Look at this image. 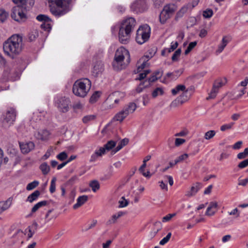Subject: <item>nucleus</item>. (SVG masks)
Segmentation results:
<instances>
[{
    "instance_id": "1",
    "label": "nucleus",
    "mask_w": 248,
    "mask_h": 248,
    "mask_svg": "<svg viewBox=\"0 0 248 248\" xmlns=\"http://www.w3.org/2000/svg\"><path fill=\"white\" fill-rule=\"evenodd\" d=\"M16 5L12 9L11 17L15 21H24L26 19L28 11L32 7L34 1L32 0H12Z\"/></svg>"
},
{
    "instance_id": "2",
    "label": "nucleus",
    "mask_w": 248,
    "mask_h": 248,
    "mask_svg": "<svg viewBox=\"0 0 248 248\" xmlns=\"http://www.w3.org/2000/svg\"><path fill=\"white\" fill-rule=\"evenodd\" d=\"M4 53L12 59L19 55L22 49V39L18 35H14L8 38L3 45Z\"/></svg>"
},
{
    "instance_id": "3",
    "label": "nucleus",
    "mask_w": 248,
    "mask_h": 248,
    "mask_svg": "<svg viewBox=\"0 0 248 248\" xmlns=\"http://www.w3.org/2000/svg\"><path fill=\"white\" fill-rule=\"evenodd\" d=\"M71 0H48L51 13L55 16H61L69 10Z\"/></svg>"
},
{
    "instance_id": "4",
    "label": "nucleus",
    "mask_w": 248,
    "mask_h": 248,
    "mask_svg": "<svg viewBox=\"0 0 248 248\" xmlns=\"http://www.w3.org/2000/svg\"><path fill=\"white\" fill-rule=\"evenodd\" d=\"M91 87V81L87 78L77 80L73 86V93L77 96L84 97Z\"/></svg>"
},
{
    "instance_id": "5",
    "label": "nucleus",
    "mask_w": 248,
    "mask_h": 248,
    "mask_svg": "<svg viewBox=\"0 0 248 248\" xmlns=\"http://www.w3.org/2000/svg\"><path fill=\"white\" fill-rule=\"evenodd\" d=\"M123 94L119 92H115L110 94L107 100L104 102L102 107L104 109H109L116 107L121 99L123 97Z\"/></svg>"
},
{
    "instance_id": "6",
    "label": "nucleus",
    "mask_w": 248,
    "mask_h": 248,
    "mask_svg": "<svg viewBox=\"0 0 248 248\" xmlns=\"http://www.w3.org/2000/svg\"><path fill=\"white\" fill-rule=\"evenodd\" d=\"M151 30L150 27L145 24L140 26L137 31L136 40L137 42L141 45L146 42L150 36Z\"/></svg>"
},
{
    "instance_id": "7",
    "label": "nucleus",
    "mask_w": 248,
    "mask_h": 248,
    "mask_svg": "<svg viewBox=\"0 0 248 248\" xmlns=\"http://www.w3.org/2000/svg\"><path fill=\"white\" fill-rule=\"evenodd\" d=\"M55 104L59 112L65 113L70 110L71 101L69 98L61 96L55 100Z\"/></svg>"
},
{
    "instance_id": "8",
    "label": "nucleus",
    "mask_w": 248,
    "mask_h": 248,
    "mask_svg": "<svg viewBox=\"0 0 248 248\" xmlns=\"http://www.w3.org/2000/svg\"><path fill=\"white\" fill-rule=\"evenodd\" d=\"M125 57L127 58V62L128 63L130 62V55L128 50L122 47L118 49L115 54V62L113 63V66L115 67L116 64L122 65Z\"/></svg>"
},
{
    "instance_id": "9",
    "label": "nucleus",
    "mask_w": 248,
    "mask_h": 248,
    "mask_svg": "<svg viewBox=\"0 0 248 248\" xmlns=\"http://www.w3.org/2000/svg\"><path fill=\"white\" fill-rule=\"evenodd\" d=\"M190 97V94L188 93V90H185L180 95L171 103L170 106V107L175 108L179 105H181L188 101Z\"/></svg>"
},
{
    "instance_id": "10",
    "label": "nucleus",
    "mask_w": 248,
    "mask_h": 248,
    "mask_svg": "<svg viewBox=\"0 0 248 248\" xmlns=\"http://www.w3.org/2000/svg\"><path fill=\"white\" fill-rule=\"evenodd\" d=\"M16 113L15 109L13 108H9L6 112L4 116L3 121V125L5 127H9L13 124L15 121Z\"/></svg>"
},
{
    "instance_id": "11",
    "label": "nucleus",
    "mask_w": 248,
    "mask_h": 248,
    "mask_svg": "<svg viewBox=\"0 0 248 248\" xmlns=\"http://www.w3.org/2000/svg\"><path fill=\"white\" fill-rule=\"evenodd\" d=\"M136 24V20L133 17H130L124 20L120 28L132 32Z\"/></svg>"
},
{
    "instance_id": "12",
    "label": "nucleus",
    "mask_w": 248,
    "mask_h": 248,
    "mask_svg": "<svg viewBox=\"0 0 248 248\" xmlns=\"http://www.w3.org/2000/svg\"><path fill=\"white\" fill-rule=\"evenodd\" d=\"M131 9L137 13L142 12L147 9L145 0H137L131 5Z\"/></svg>"
},
{
    "instance_id": "13",
    "label": "nucleus",
    "mask_w": 248,
    "mask_h": 248,
    "mask_svg": "<svg viewBox=\"0 0 248 248\" xmlns=\"http://www.w3.org/2000/svg\"><path fill=\"white\" fill-rule=\"evenodd\" d=\"M131 32L120 28L118 37L120 43L123 44L128 43L131 38Z\"/></svg>"
},
{
    "instance_id": "14",
    "label": "nucleus",
    "mask_w": 248,
    "mask_h": 248,
    "mask_svg": "<svg viewBox=\"0 0 248 248\" xmlns=\"http://www.w3.org/2000/svg\"><path fill=\"white\" fill-rule=\"evenodd\" d=\"M19 146L21 152L26 154L34 148L35 145L33 142L29 141L28 142H20Z\"/></svg>"
},
{
    "instance_id": "15",
    "label": "nucleus",
    "mask_w": 248,
    "mask_h": 248,
    "mask_svg": "<svg viewBox=\"0 0 248 248\" xmlns=\"http://www.w3.org/2000/svg\"><path fill=\"white\" fill-rule=\"evenodd\" d=\"M232 40V37L230 36H225L223 37L221 44L218 45V48L217 49L216 53L218 54L222 52L228 43Z\"/></svg>"
},
{
    "instance_id": "16",
    "label": "nucleus",
    "mask_w": 248,
    "mask_h": 248,
    "mask_svg": "<svg viewBox=\"0 0 248 248\" xmlns=\"http://www.w3.org/2000/svg\"><path fill=\"white\" fill-rule=\"evenodd\" d=\"M104 70V64L101 62H97L94 65L93 70V75L94 77H98L101 75Z\"/></svg>"
},
{
    "instance_id": "17",
    "label": "nucleus",
    "mask_w": 248,
    "mask_h": 248,
    "mask_svg": "<svg viewBox=\"0 0 248 248\" xmlns=\"http://www.w3.org/2000/svg\"><path fill=\"white\" fill-rule=\"evenodd\" d=\"M50 133L46 130H42L36 132L34 136L36 139L41 140H46L48 139Z\"/></svg>"
},
{
    "instance_id": "18",
    "label": "nucleus",
    "mask_w": 248,
    "mask_h": 248,
    "mask_svg": "<svg viewBox=\"0 0 248 248\" xmlns=\"http://www.w3.org/2000/svg\"><path fill=\"white\" fill-rule=\"evenodd\" d=\"M136 108L137 105L135 103L130 102L123 108L122 110L128 116L129 114L133 113Z\"/></svg>"
},
{
    "instance_id": "19",
    "label": "nucleus",
    "mask_w": 248,
    "mask_h": 248,
    "mask_svg": "<svg viewBox=\"0 0 248 248\" xmlns=\"http://www.w3.org/2000/svg\"><path fill=\"white\" fill-rule=\"evenodd\" d=\"M125 215V213L122 211L118 212V213L113 215L106 222L107 225H110L116 223L117 220L120 217Z\"/></svg>"
},
{
    "instance_id": "20",
    "label": "nucleus",
    "mask_w": 248,
    "mask_h": 248,
    "mask_svg": "<svg viewBox=\"0 0 248 248\" xmlns=\"http://www.w3.org/2000/svg\"><path fill=\"white\" fill-rule=\"evenodd\" d=\"M153 57V55L150 56L145 55L142 57L140 60V62H142V63L138 66L137 72H140L142 69H143L148 64L147 62L150 59Z\"/></svg>"
},
{
    "instance_id": "21",
    "label": "nucleus",
    "mask_w": 248,
    "mask_h": 248,
    "mask_svg": "<svg viewBox=\"0 0 248 248\" xmlns=\"http://www.w3.org/2000/svg\"><path fill=\"white\" fill-rule=\"evenodd\" d=\"M88 200V197L87 195H82L79 196L77 199V202L73 205L74 209H77L79 207L84 204Z\"/></svg>"
},
{
    "instance_id": "22",
    "label": "nucleus",
    "mask_w": 248,
    "mask_h": 248,
    "mask_svg": "<svg viewBox=\"0 0 248 248\" xmlns=\"http://www.w3.org/2000/svg\"><path fill=\"white\" fill-rule=\"evenodd\" d=\"M201 187L202 184L200 183H196L191 187L190 190L186 192V195L188 197L192 196L194 195Z\"/></svg>"
},
{
    "instance_id": "23",
    "label": "nucleus",
    "mask_w": 248,
    "mask_h": 248,
    "mask_svg": "<svg viewBox=\"0 0 248 248\" xmlns=\"http://www.w3.org/2000/svg\"><path fill=\"white\" fill-rule=\"evenodd\" d=\"M12 204V200L10 198L5 201L0 202V214L10 208Z\"/></svg>"
},
{
    "instance_id": "24",
    "label": "nucleus",
    "mask_w": 248,
    "mask_h": 248,
    "mask_svg": "<svg viewBox=\"0 0 248 248\" xmlns=\"http://www.w3.org/2000/svg\"><path fill=\"white\" fill-rule=\"evenodd\" d=\"M48 204H49V202L47 201H42L38 202L32 207L31 210V213L32 214L34 213L40 208L46 206Z\"/></svg>"
},
{
    "instance_id": "25",
    "label": "nucleus",
    "mask_w": 248,
    "mask_h": 248,
    "mask_svg": "<svg viewBox=\"0 0 248 248\" xmlns=\"http://www.w3.org/2000/svg\"><path fill=\"white\" fill-rule=\"evenodd\" d=\"M176 9L177 6L175 5L170 4L165 6L163 10L165 11V12H167V14L171 16L176 10Z\"/></svg>"
},
{
    "instance_id": "26",
    "label": "nucleus",
    "mask_w": 248,
    "mask_h": 248,
    "mask_svg": "<svg viewBox=\"0 0 248 248\" xmlns=\"http://www.w3.org/2000/svg\"><path fill=\"white\" fill-rule=\"evenodd\" d=\"M127 116V115L126 114V113H124V111L121 110L115 115L113 118V120L121 123Z\"/></svg>"
},
{
    "instance_id": "27",
    "label": "nucleus",
    "mask_w": 248,
    "mask_h": 248,
    "mask_svg": "<svg viewBox=\"0 0 248 248\" xmlns=\"http://www.w3.org/2000/svg\"><path fill=\"white\" fill-rule=\"evenodd\" d=\"M40 195V192L36 190L34 191L32 193L29 195L26 201L29 202L30 203L33 202L34 201H36L39 196Z\"/></svg>"
},
{
    "instance_id": "28",
    "label": "nucleus",
    "mask_w": 248,
    "mask_h": 248,
    "mask_svg": "<svg viewBox=\"0 0 248 248\" xmlns=\"http://www.w3.org/2000/svg\"><path fill=\"white\" fill-rule=\"evenodd\" d=\"M217 206V202H211L210 203L209 206L207 209L205 214L207 216H211L214 215L216 212V211H212L210 212V210L211 209H216Z\"/></svg>"
},
{
    "instance_id": "29",
    "label": "nucleus",
    "mask_w": 248,
    "mask_h": 248,
    "mask_svg": "<svg viewBox=\"0 0 248 248\" xmlns=\"http://www.w3.org/2000/svg\"><path fill=\"white\" fill-rule=\"evenodd\" d=\"M226 83V78H218L214 81L213 86H215V88H217V89L219 90V89L224 85Z\"/></svg>"
},
{
    "instance_id": "30",
    "label": "nucleus",
    "mask_w": 248,
    "mask_h": 248,
    "mask_svg": "<svg viewBox=\"0 0 248 248\" xmlns=\"http://www.w3.org/2000/svg\"><path fill=\"white\" fill-rule=\"evenodd\" d=\"M39 169L41 170L42 173L46 175L50 171V167L46 162H44L41 164L39 166Z\"/></svg>"
},
{
    "instance_id": "31",
    "label": "nucleus",
    "mask_w": 248,
    "mask_h": 248,
    "mask_svg": "<svg viewBox=\"0 0 248 248\" xmlns=\"http://www.w3.org/2000/svg\"><path fill=\"white\" fill-rule=\"evenodd\" d=\"M129 142V139L127 138H124L123 140H121L120 142L119 143L118 146L114 149V153H116L119 150H120L123 147L126 145Z\"/></svg>"
},
{
    "instance_id": "32",
    "label": "nucleus",
    "mask_w": 248,
    "mask_h": 248,
    "mask_svg": "<svg viewBox=\"0 0 248 248\" xmlns=\"http://www.w3.org/2000/svg\"><path fill=\"white\" fill-rule=\"evenodd\" d=\"M186 87L185 85L180 84L176 86V87L171 90V93L173 95H175L182 91L184 92L185 90H186Z\"/></svg>"
},
{
    "instance_id": "33",
    "label": "nucleus",
    "mask_w": 248,
    "mask_h": 248,
    "mask_svg": "<svg viewBox=\"0 0 248 248\" xmlns=\"http://www.w3.org/2000/svg\"><path fill=\"white\" fill-rule=\"evenodd\" d=\"M170 16H169L167 12H165L163 10L161 12L159 16V20L161 24H164L166 21L170 18Z\"/></svg>"
},
{
    "instance_id": "34",
    "label": "nucleus",
    "mask_w": 248,
    "mask_h": 248,
    "mask_svg": "<svg viewBox=\"0 0 248 248\" xmlns=\"http://www.w3.org/2000/svg\"><path fill=\"white\" fill-rule=\"evenodd\" d=\"M153 232H152V236L154 237L161 229L162 225L160 221H156L154 224Z\"/></svg>"
},
{
    "instance_id": "35",
    "label": "nucleus",
    "mask_w": 248,
    "mask_h": 248,
    "mask_svg": "<svg viewBox=\"0 0 248 248\" xmlns=\"http://www.w3.org/2000/svg\"><path fill=\"white\" fill-rule=\"evenodd\" d=\"M89 186L92 188V190L95 192L100 188V184L97 180H93L89 183Z\"/></svg>"
},
{
    "instance_id": "36",
    "label": "nucleus",
    "mask_w": 248,
    "mask_h": 248,
    "mask_svg": "<svg viewBox=\"0 0 248 248\" xmlns=\"http://www.w3.org/2000/svg\"><path fill=\"white\" fill-rule=\"evenodd\" d=\"M218 91L217 88H215V86H213L212 90L209 93V96L206 98L207 100L214 99L218 93Z\"/></svg>"
},
{
    "instance_id": "37",
    "label": "nucleus",
    "mask_w": 248,
    "mask_h": 248,
    "mask_svg": "<svg viewBox=\"0 0 248 248\" xmlns=\"http://www.w3.org/2000/svg\"><path fill=\"white\" fill-rule=\"evenodd\" d=\"M189 9V7L187 5L184 6L177 13L176 16V18L177 19L178 18L182 17L184 14L186 13L187 10Z\"/></svg>"
},
{
    "instance_id": "38",
    "label": "nucleus",
    "mask_w": 248,
    "mask_h": 248,
    "mask_svg": "<svg viewBox=\"0 0 248 248\" xmlns=\"http://www.w3.org/2000/svg\"><path fill=\"white\" fill-rule=\"evenodd\" d=\"M116 144V143L115 141L113 140H109L104 145V148L106 150L109 151L115 146Z\"/></svg>"
},
{
    "instance_id": "39",
    "label": "nucleus",
    "mask_w": 248,
    "mask_h": 248,
    "mask_svg": "<svg viewBox=\"0 0 248 248\" xmlns=\"http://www.w3.org/2000/svg\"><path fill=\"white\" fill-rule=\"evenodd\" d=\"M100 95V93L99 92H95L93 95L91 96L90 102L91 103H94L97 101Z\"/></svg>"
},
{
    "instance_id": "40",
    "label": "nucleus",
    "mask_w": 248,
    "mask_h": 248,
    "mask_svg": "<svg viewBox=\"0 0 248 248\" xmlns=\"http://www.w3.org/2000/svg\"><path fill=\"white\" fill-rule=\"evenodd\" d=\"M216 133L215 130H209L205 133L204 138L206 140H210L215 136Z\"/></svg>"
},
{
    "instance_id": "41",
    "label": "nucleus",
    "mask_w": 248,
    "mask_h": 248,
    "mask_svg": "<svg viewBox=\"0 0 248 248\" xmlns=\"http://www.w3.org/2000/svg\"><path fill=\"white\" fill-rule=\"evenodd\" d=\"M8 14L3 9H0V22H3L7 18Z\"/></svg>"
},
{
    "instance_id": "42",
    "label": "nucleus",
    "mask_w": 248,
    "mask_h": 248,
    "mask_svg": "<svg viewBox=\"0 0 248 248\" xmlns=\"http://www.w3.org/2000/svg\"><path fill=\"white\" fill-rule=\"evenodd\" d=\"M164 91L162 88L158 87L156 88L152 93V96L154 98L156 97L158 95H162Z\"/></svg>"
},
{
    "instance_id": "43",
    "label": "nucleus",
    "mask_w": 248,
    "mask_h": 248,
    "mask_svg": "<svg viewBox=\"0 0 248 248\" xmlns=\"http://www.w3.org/2000/svg\"><path fill=\"white\" fill-rule=\"evenodd\" d=\"M36 19L40 21H44V22H50L51 21L50 18L44 15H39L37 16Z\"/></svg>"
},
{
    "instance_id": "44",
    "label": "nucleus",
    "mask_w": 248,
    "mask_h": 248,
    "mask_svg": "<svg viewBox=\"0 0 248 248\" xmlns=\"http://www.w3.org/2000/svg\"><path fill=\"white\" fill-rule=\"evenodd\" d=\"M56 180L57 179L56 177H53L51 180L49 188V191L51 193H53L55 191Z\"/></svg>"
},
{
    "instance_id": "45",
    "label": "nucleus",
    "mask_w": 248,
    "mask_h": 248,
    "mask_svg": "<svg viewBox=\"0 0 248 248\" xmlns=\"http://www.w3.org/2000/svg\"><path fill=\"white\" fill-rule=\"evenodd\" d=\"M38 185L39 182L38 181H34L33 182L28 184L26 189L27 190H31L36 187Z\"/></svg>"
},
{
    "instance_id": "46",
    "label": "nucleus",
    "mask_w": 248,
    "mask_h": 248,
    "mask_svg": "<svg viewBox=\"0 0 248 248\" xmlns=\"http://www.w3.org/2000/svg\"><path fill=\"white\" fill-rule=\"evenodd\" d=\"M248 156V147L246 148L243 152L239 153L237 156L239 159H242Z\"/></svg>"
},
{
    "instance_id": "47",
    "label": "nucleus",
    "mask_w": 248,
    "mask_h": 248,
    "mask_svg": "<svg viewBox=\"0 0 248 248\" xmlns=\"http://www.w3.org/2000/svg\"><path fill=\"white\" fill-rule=\"evenodd\" d=\"M234 123L232 122L228 124L222 125L220 127V130L222 131H224L227 130L231 129L232 128L233 126Z\"/></svg>"
},
{
    "instance_id": "48",
    "label": "nucleus",
    "mask_w": 248,
    "mask_h": 248,
    "mask_svg": "<svg viewBox=\"0 0 248 248\" xmlns=\"http://www.w3.org/2000/svg\"><path fill=\"white\" fill-rule=\"evenodd\" d=\"M49 22H43L41 25V28L44 29L45 31H47L48 32H49L50 31L51 29V25H50V24Z\"/></svg>"
},
{
    "instance_id": "49",
    "label": "nucleus",
    "mask_w": 248,
    "mask_h": 248,
    "mask_svg": "<svg viewBox=\"0 0 248 248\" xmlns=\"http://www.w3.org/2000/svg\"><path fill=\"white\" fill-rule=\"evenodd\" d=\"M181 53V50L180 48L178 49L175 52L173 53V55L171 57V60L172 61H177L178 60V58L180 56Z\"/></svg>"
},
{
    "instance_id": "50",
    "label": "nucleus",
    "mask_w": 248,
    "mask_h": 248,
    "mask_svg": "<svg viewBox=\"0 0 248 248\" xmlns=\"http://www.w3.org/2000/svg\"><path fill=\"white\" fill-rule=\"evenodd\" d=\"M146 82H147V81L145 80L143 82L140 83V85L138 86V87L136 89V91L137 93H140V92H141L143 91L144 88L148 87V86H146V84H147Z\"/></svg>"
},
{
    "instance_id": "51",
    "label": "nucleus",
    "mask_w": 248,
    "mask_h": 248,
    "mask_svg": "<svg viewBox=\"0 0 248 248\" xmlns=\"http://www.w3.org/2000/svg\"><path fill=\"white\" fill-rule=\"evenodd\" d=\"M121 199L122 200H120L119 201V208H123L126 207L128 204V202L127 200H125L124 197H122Z\"/></svg>"
},
{
    "instance_id": "52",
    "label": "nucleus",
    "mask_w": 248,
    "mask_h": 248,
    "mask_svg": "<svg viewBox=\"0 0 248 248\" xmlns=\"http://www.w3.org/2000/svg\"><path fill=\"white\" fill-rule=\"evenodd\" d=\"M171 236V233L169 232L167 236L163 238L160 242L159 244L161 245H164L166 244L170 239Z\"/></svg>"
},
{
    "instance_id": "53",
    "label": "nucleus",
    "mask_w": 248,
    "mask_h": 248,
    "mask_svg": "<svg viewBox=\"0 0 248 248\" xmlns=\"http://www.w3.org/2000/svg\"><path fill=\"white\" fill-rule=\"evenodd\" d=\"M188 157V155L187 154H184L182 155H180L175 160V164H177L178 163L187 159Z\"/></svg>"
},
{
    "instance_id": "54",
    "label": "nucleus",
    "mask_w": 248,
    "mask_h": 248,
    "mask_svg": "<svg viewBox=\"0 0 248 248\" xmlns=\"http://www.w3.org/2000/svg\"><path fill=\"white\" fill-rule=\"evenodd\" d=\"M151 71L149 70H146L144 71L143 73H140L139 74V77L137 78V80H141L144 79L147 75L150 73Z\"/></svg>"
},
{
    "instance_id": "55",
    "label": "nucleus",
    "mask_w": 248,
    "mask_h": 248,
    "mask_svg": "<svg viewBox=\"0 0 248 248\" xmlns=\"http://www.w3.org/2000/svg\"><path fill=\"white\" fill-rule=\"evenodd\" d=\"M158 78H159L156 75L153 74L148 80H146L147 81L146 86H149L151 82L155 81Z\"/></svg>"
},
{
    "instance_id": "56",
    "label": "nucleus",
    "mask_w": 248,
    "mask_h": 248,
    "mask_svg": "<svg viewBox=\"0 0 248 248\" xmlns=\"http://www.w3.org/2000/svg\"><path fill=\"white\" fill-rule=\"evenodd\" d=\"M213 14V10L211 9H207L203 12V16L205 18H210Z\"/></svg>"
},
{
    "instance_id": "57",
    "label": "nucleus",
    "mask_w": 248,
    "mask_h": 248,
    "mask_svg": "<svg viewBox=\"0 0 248 248\" xmlns=\"http://www.w3.org/2000/svg\"><path fill=\"white\" fill-rule=\"evenodd\" d=\"M176 216L175 213L173 214H169L166 216L164 217L162 219V221L163 222H167L170 221L173 217Z\"/></svg>"
},
{
    "instance_id": "58",
    "label": "nucleus",
    "mask_w": 248,
    "mask_h": 248,
    "mask_svg": "<svg viewBox=\"0 0 248 248\" xmlns=\"http://www.w3.org/2000/svg\"><path fill=\"white\" fill-rule=\"evenodd\" d=\"M57 157L58 159L61 161H63L66 159V158L67 157V155L65 152H62L58 154L57 156Z\"/></svg>"
},
{
    "instance_id": "59",
    "label": "nucleus",
    "mask_w": 248,
    "mask_h": 248,
    "mask_svg": "<svg viewBox=\"0 0 248 248\" xmlns=\"http://www.w3.org/2000/svg\"><path fill=\"white\" fill-rule=\"evenodd\" d=\"M144 168H139V171L145 177L147 178H150L151 176V174H150V172L149 171H147L146 172L144 171Z\"/></svg>"
},
{
    "instance_id": "60",
    "label": "nucleus",
    "mask_w": 248,
    "mask_h": 248,
    "mask_svg": "<svg viewBox=\"0 0 248 248\" xmlns=\"http://www.w3.org/2000/svg\"><path fill=\"white\" fill-rule=\"evenodd\" d=\"M247 166H248V159L242 161L238 165L240 169H243Z\"/></svg>"
},
{
    "instance_id": "61",
    "label": "nucleus",
    "mask_w": 248,
    "mask_h": 248,
    "mask_svg": "<svg viewBox=\"0 0 248 248\" xmlns=\"http://www.w3.org/2000/svg\"><path fill=\"white\" fill-rule=\"evenodd\" d=\"M105 152L106 150L104 147H100L99 150L95 151V153L98 156H101L105 153Z\"/></svg>"
},
{
    "instance_id": "62",
    "label": "nucleus",
    "mask_w": 248,
    "mask_h": 248,
    "mask_svg": "<svg viewBox=\"0 0 248 248\" xmlns=\"http://www.w3.org/2000/svg\"><path fill=\"white\" fill-rule=\"evenodd\" d=\"M53 211V209H49L46 213L45 218L46 219V222H49L52 218V217H50V214L52 213V212Z\"/></svg>"
},
{
    "instance_id": "63",
    "label": "nucleus",
    "mask_w": 248,
    "mask_h": 248,
    "mask_svg": "<svg viewBox=\"0 0 248 248\" xmlns=\"http://www.w3.org/2000/svg\"><path fill=\"white\" fill-rule=\"evenodd\" d=\"M94 118H95V116H94V115H88V116H84L82 119V121H83V123H87L89 121L93 120Z\"/></svg>"
},
{
    "instance_id": "64",
    "label": "nucleus",
    "mask_w": 248,
    "mask_h": 248,
    "mask_svg": "<svg viewBox=\"0 0 248 248\" xmlns=\"http://www.w3.org/2000/svg\"><path fill=\"white\" fill-rule=\"evenodd\" d=\"M186 142V140L183 139L176 138L175 141V145L179 146Z\"/></svg>"
}]
</instances>
